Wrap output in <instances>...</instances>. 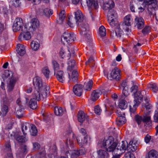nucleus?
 <instances>
[{"label":"nucleus","mask_w":158,"mask_h":158,"mask_svg":"<svg viewBox=\"0 0 158 158\" xmlns=\"http://www.w3.org/2000/svg\"><path fill=\"white\" fill-rule=\"evenodd\" d=\"M127 88H124L122 89V93L125 96H127L129 94V93L127 90Z\"/></svg>","instance_id":"774afa93"},{"label":"nucleus","mask_w":158,"mask_h":158,"mask_svg":"<svg viewBox=\"0 0 158 158\" xmlns=\"http://www.w3.org/2000/svg\"><path fill=\"white\" fill-rule=\"evenodd\" d=\"M114 6V3L113 0H109L105 2L102 6V8L104 10H110L112 9Z\"/></svg>","instance_id":"f3484780"},{"label":"nucleus","mask_w":158,"mask_h":158,"mask_svg":"<svg viewBox=\"0 0 158 158\" xmlns=\"http://www.w3.org/2000/svg\"><path fill=\"white\" fill-rule=\"evenodd\" d=\"M23 19L20 18H16L14 22L13 26V31L17 32L20 30L21 28H23Z\"/></svg>","instance_id":"1a4fd4ad"},{"label":"nucleus","mask_w":158,"mask_h":158,"mask_svg":"<svg viewBox=\"0 0 158 158\" xmlns=\"http://www.w3.org/2000/svg\"><path fill=\"white\" fill-rule=\"evenodd\" d=\"M125 158H135L134 155L130 153H125Z\"/></svg>","instance_id":"0e129e2a"},{"label":"nucleus","mask_w":158,"mask_h":158,"mask_svg":"<svg viewBox=\"0 0 158 158\" xmlns=\"http://www.w3.org/2000/svg\"><path fill=\"white\" fill-rule=\"evenodd\" d=\"M44 14L46 16L52 15L53 13V11L52 10L48 8H46L44 10Z\"/></svg>","instance_id":"603ef678"},{"label":"nucleus","mask_w":158,"mask_h":158,"mask_svg":"<svg viewBox=\"0 0 158 158\" xmlns=\"http://www.w3.org/2000/svg\"><path fill=\"white\" fill-rule=\"evenodd\" d=\"M78 121L81 123H82L87 117V114H85L82 111H79L77 116Z\"/></svg>","instance_id":"393cba45"},{"label":"nucleus","mask_w":158,"mask_h":158,"mask_svg":"<svg viewBox=\"0 0 158 158\" xmlns=\"http://www.w3.org/2000/svg\"><path fill=\"white\" fill-rule=\"evenodd\" d=\"M124 23L125 25L130 26L132 23V20L131 15L126 16L124 19Z\"/></svg>","instance_id":"c85d7f7f"},{"label":"nucleus","mask_w":158,"mask_h":158,"mask_svg":"<svg viewBox=\"0 0 158 158\" xmlns=\"http://www.w3.org/2000/svg\"><path fill=\"white\" fill-rule=\"evenodd\" d=\"M154 121L155 122H158V109L155 111V114L154 116Z\"/></svg>","instance_id":"e2e57ef3"},{"label":"nucleus","mask_w":158,"mask_h":158,"mask_svg":"<svg viewBox=\"0 0 158 158\" xmlns=\"http://www.w3.org/2000/svg\"><path fill=\"white\" fill-rule=\"evenodd\" d=\"M30 131L31 135L35 136L37 135V130L35 125H31V129L30 130Z\"/></svg>","instance_id":"a19ab883"},{"label":"nucleus","mask_w":158,"mask_h":158,"mask_svg":"<svg viewBox=\"0 0 158 158\" xmlns=\"http://www.w3.org/2000/svg\"><path fill=\"white\" fill-rule=\"evenodd\" d=\"M126 120L125 117H118L116 120V123L118 126H122L125 124Z\"/></svg>","instance_id":"cd10ccee"},{"label":"nucleus","mask_w":158,"mask_h":158,"mask_svg":"<svg viewBox=\"0 0 158 158\" xmlns=\"http://www.w3.org/2000/svg\"><path fill=\"white\" fill-rule=\"evenodd\" d=\"M102 93V91L99 89L94 90L91 94V99L94 101H96L98 98Z\"/></svg>","instance_id":"412c9836"},{"label":"nucleus","mask_w":158,"mask_h":158,"mask_svg":"<svg viewBox=\"0 0 158 158\" xmlns=\"http://www.w3.org/2000/svg\"><path fill=\"white\" fill-rule=\"evenodd\" d=\"M31 48L35 51L37 50L39 48L40 44L35 41H33L31 44Z\"/></svg>","instance_id":"ea45409f"},{"label":"nucleus","mask_w":158,"mask_h":158,"mask_svg":"<svg viewBox=\"0 0 158 158\" xmlns=\"http://www.w3.org/2000/svg\"><path fill=\"white\" fill-rule=\"evenodd\" d=\"M65 12L64 10H61L59 15V20H57V23L59 24L62 23L65 19Z\"/></svg>","instance_id":"c756f323"},{"label":"nucleus","mask_w":158,"mask_h":158,"mask_svg":"<svg viewBox=\"0 0 158 158\" xmlns=\"http://www.w3.org/2000/svg\"><path fill=\"white\" fill-rule=\"evenodd\" d=\"M120 71L118 68L117 67L114 68L110 74V76L109 77L110 79H115L117 81L119 80L120 76Z\"/></svg>","instance_id":"9d476101"},{"label":"nucleus","mask_w":158,"mask_h":158,"mask_svg":"<svg viewBox=\"0 0 158 158\" xmlns=\"http://www.w3.org/2000/svg\"><path fill=\"white\" fill-rule=\"evenodd\" d=\"M106 151L100 149L97 152L99 158H107L109 154Z\"/></svg>","instance_id":"bb28decb"},{"label":"nucleus","mask_w":158,"mask_h":158,"mask_svg":"<svg viewBox=\"0 0 158 158\" xmlns=\"http://www.w3.org/2000/svg\"><path fill=\"white\" fill-rule=\"evenodd\" d=\"M75 19L78 25L79 23H81L84 20V16L80 10H78L75 12Z\"/></svg>","instance_id":"dca6fc26"},{"label":"nucleus","mask_w":158,"mask_h":158,"mask_svg":"<svg viewBox=\"0 0 158 158\" xmlns=\"http://www.w3.org/2000/svg\"><path fill=\"white\" fill-rule=\"evenodd\" d=\"M33 148L35 150H38L40 148V144L37 142H35L33 143Z\"/></svg>","instance_id":"680f3d73"},{"label":"nucleus","mask_w":158,"mask_h":158,"mask_svg":"<svg viewBox=\"0 0 158 158\" xmlns=\"http://www.w3.org/2000/svg\"><path fill=\"white\" fill-rule=\"evenodd\" d=\"M75 37L74 34L71 32H65L61 38L62 42L64 44H72L74 40Z\"/></svg>","instance_id":"39448f33"},{"label":"nucleus","mask_w":158,"mask_h":158,"mask_svg":"<svg viewBox=\"0 0 158 158\" xmlns=\"http://www.w3.org/2000/svg\"><path fill=\"white\" fill-rule=\"evenodd\" d=\"M138 143V141L135 139L131 141L128 144L127 150L130 152H133L137 149Z\"/></svg>","instance_id":"9b49d317"},{"label":"nucleus","mask_w":158,"mask_h":158,"mask_svg":"<svg viewBox=\"0 0 158 158\" xmlns=\"http://www.w3.org/2000/svg\"><path fill=\"white\" fill-rule=\"evenodd\" d=\"M68 148L64 150V151L65 152V155L66 156H60L57 155L56 151H55L53 154H50L48 155L49 158H69V156H70V158H73L75 157H78L81 153L80 151L78 150H67Z\"/></svg>","instance_id":"20e7f679"},{"label":"nucleus","mask_w":158,"mask_h":158,"mask_svg":"<svg viewBox=\"0 0 158 158\" xmlns=\"http://www.w3.org/2000/svg\"><path fill=\"white\" fill-rule=\"evenodd\" d=\"M99 32L101 36H104L106 35V30L103 26H102L100 27L99 29Z\"/></svg>","instance_id":"49530a36"},{"label":"nucleus","mask_w":158,"mask_h":158,"mask_svg":"<svg viewBox=\"0 0 158 158\" xmlns=\"http://www.w3.org/2000/svg\"><path fill=\"white\" fill-rule=\"evenodd\" d=\"M52 64L53 69L55 71L54 74H55L56 71H57L59 69V65L58 63L56 61L54 60H52Z\"/></svg>","instance_id":"a18cd8bd"},{"label":"nucleus","mask_w":158,"mask_h":158,"mask_svg":"<svg viewBox=\"0 0 158 158\" xmlns=\"http://www.w3.org/2000/svg\"><path fill=\"white\" fill-rule=\"evenodd\" d=\"M16 81L14 78L10 79L8 84V91H11L13 89Z\"/></svg>","instance_id":"2f4dec72"},{"label":"nucleus","mask_w":158,"mask_h":158,"mask_svg":"<svg viewBox=\"0 0 158 158\" xmlns=\"http://www.w3.org/2000/svg\"><path fill=\"white\" fill-rule=\"evenodd\" d=\"M122 144L120 146L117 148V152L116 153V154L117 155H120L122 153H124L125 151L127 149V150L128 144L126 141H122Z\"/></svg>","instance_id":"ddd939ff"},{"label":"nucleus","mask_w":158,"mask_h":158,"mask_svg":"<svg viewBox=\"0 0 158 158\" xmlns=\"http://www.w3.org/2000/svg\"><path fill=\"white\" fill-rule=\"evenodd\" d=\"M136 103L133 105L132 107L131 105H130V110L131 112V116H132V114H134L135 112L137 107L138 106V104L140 103V102L139 101V102L138 103H136V102H135Z\"/></svg>","instance_id":"4c0bfd02"},{"label":"nucleus","mask_w":158,"mask_h":158,"mask_svg":"<svg viewBox=\"0 0 158 158\" xmlns=\"http://www.w3.org/2000/svg\"><path fill=\"white\" fill-rule=\"evenodd\" d=\"M117 13L113 9H110L108 13V19H116Z\"/></svg>","instance_id":"7c9ffc66"},{"label":"nucleus","mask_w":158,"mask_h":158,"mask_svg":"<svg viewBox=\"0 0 158 158\" xmlns=\"http://www.w3.org/2000/svg\"><path fill=\"white\" fill-rule=\"evenodd\" d=\"M79 30L81 35L85 36L89 40L90 39V32L89 31L88 24L87 23L80 24Z\"/></svg>","instance_id":"423d86ee"},{"label":"nucleus","mask_w":158,"mask_h":158,"mask_svg":"<svg viewBox=\"0 0 158 158\" xmlns=\"http://www.w3.org/2000/svg\"><path fill=\"white\" fill-rule=\"evenodd\" d=\"M42 72L46 78H49L50 71L48 67H44L42 69Z\"/></svg>","instance_id":"79ce46f5"},{"label":"nucleus","mask_w":158,"mask_h":158,"mask_svg":"<svg viewBox=\"0 0 158 158\" xmlns=\"http://www.w3.org/2000/svg\"><path fill=\"white\" fill-rule=\"evenodd\" d=\"M116 114L118 117H125V113L123 111L122 109L118 108L117 110Z\"/></svg>","instance_id":"5fc2aeb1"},{"label":"nucleus","mask_w":158,"mask_h":158,"mask_svg":"<svg viewBox=\"0 0 158 158\" xmlns=\"http://www.w3.org/2000/svg\"><path fill=\"white\" fill-rule=\"evenodd\" d=\"M30 125L28 123H26L23 124L22 127V130L23 134L26 136L27 133L28 132V128L29 127Z\"/></svg>","instance_id":"c9c22d12"},{"label":"nucleus","mask_w":158,"mask_h":158,"mask_svg":"<svg viewBox=\"0 0 158 158\" xmlns=\"http://www.w3.org/2000/svg\"><path fill=\"white\" fill-rule=\"evenodd\" d=\"M108 22L111 27H114L117 23L116 19H108Z\"/></svg>","instance_id":"864d4df0"},{"label":"nucleus","mask_w":158,"mask_h":158,"mask_svg":"<svg viewBox=\"0 0 158 158\" xmlns=\"http://www.w3.org/2000/svg\"><path fill=\"white\" fill-rule=\"evenodd\" d=\"M5 147L6 150L8 152L7 154V158H13L12 154L11 152V145L9 141L6 142Z\"/></svg>","instance_id":"a878e982"},{"label":"nucleus","mask_w":158,"mask_h":158,"mask_svg":"<svg viewBox=\"0 0 158 158\" xmlns=\"http://www.w3.org/2000/svg\"><path fill=\"white\" fill-rule=\"evenodd\" d=\"M139 2H143L142 5L147 8L148 13L150 16L155 14V10L158 8L157 0H137Z\"/></svg>","instance_id":"f03ea898"},{"label":"nucleus","mask_w":158,"mask_h":158,"mask_svg":"<svg viewBox=\"0 0 158 158\" xmlns=\"http://www.w3.org/2000/svg\"><path fill=\"white\" fill-rule=\"evenodd\" d=\"M102 111V110L100 107L98 106H97L94 107V112L95 113L97 114H100Z\"/></svg>","instance_id":"13d9d810"},{"label":"nucleus","mask_w":158,"mask_h":158,"mask_svg":"<svg viewBox=\"0 0 158 158\" xmlns=\"http://www.w3.org/2000/svg\"><path fill=\"white\" fill-rule=\"evenodd\" d=\"M15 138L17 141L19 142H25L27 140L25 136H19L15 137Z\"/></svg>","instance_id":"de8ad7c7"},{"label":"nucleus","mask_w":158,"mask_h":158,"mask_svg":"<svg viewBox=\"0 0 158 158\" xmlns=\"http://www.w3.org/2000/svg\"><path fill=\"white\" fill-rule=\"evenodd\" d=\"M86 64H89L90 67L91 66L93 67L94 64V60L93 58L92 57H90L88 61L86 62Z\"/></svg>","instance_id":"3c124183"},{"label":"nucleus","mask_w":158,"mask_h":158,"mask_svg":"<svg viewBox=\"0 0 158 158\" xmlns=\"http://www.w3.org/2000/svg\"><path fill=\"white\" fill-rule=\"evenodd\" d=\"M93 84V82L91 80L85 83L84 86L85 89L87 91L90 90L92 88Z\"/></svg>","instance_id":"473e14b6"},{"label":"nucleus","mask_w":158,"mask_h":158,"mask_svg":"<svg viewBox=\"0 0 158 158\" xmlns=\"http://www.w3.org/2000/svg\"><path fill=\"white\" fill-rule=\"evenodd\" d=\"M41 113L43 117V119L44 120H48L49 117L48 116L47 114L46 113H45L44 111L43 110L41 111Z\"/></svg>","instance_id":"052dcab7"},{"label":"nucleus","mask_w":158,"mask_h":158,"mask_svg":"<svg viewBox=\"0 0 158 158\" xmlns=\"http://www.w3.org/2000/svg\"><path fill=\"white\" fill-rule=\"evenodd\" d=\"M54 112L56 115L58 116H61L63 114L64 111L60 107H55L54 108Z\"/></svg>","instance_id":"f704fd0d"},{"label":"nucleus","mask_w":158,"mask_h":158,"mask_svg":"<svg viewBox=\"0 0 158 158\" xmlns=\"http://www.w3.org/2000/svg\"><path fill=\"white\" fill-rule=\"evenodd\" d=\"M28 147L25 145H22L20 148V152H18V155H20L21 154L22 155L24 153H26L28 151Z\"/></svg>","instance_id":"e433bc0d"},{"label":"nucleus","mask_w":158,"mask_h":158,"mask_svg":"<svg viewBox=\"0 0 158 158\" xmlns=\"http://www.w3.org/2000/svg\"><path fill=\"white\" fill-rule=\"evenodd\" d=\"M103 147L106 149V151L109 152H114L115 153L117 152V143L114 141V139L112 136H109L108 138H105L102 142Z\"/></svg>","instance_id":"7ed1b4c3"},{"label":"nucleus","mask_w":158,"mask_h":158,"mask_svg":"<svg viewBox=\"0 0 158 158\" xmlns=\"http://www.w3.org/2000/svg\"><path fill=\"white\" fill-rule=\"evenodd\" d=\"M33 83L36 91L33 94L34 98L30 99L29 105L31 108L34 110L36 109L37 107L36 100L39 101L47 97L48 94L49 93V87L45 84H44L41 79L38 77L34 78Z\"/></svg>","instance_id":"f257e3e1"},{"label":"nucleus","mask_w":158,"mask_h":158,"mask_svg":"<svg viewBox=\"0 0 158 158\" xmlns=\"http://www.w3.org/2000/svg\"><path fill=\"white\" fill-rule=\"evenodd\" d=\"M151 119L150 116H145L143 118V122H149Z\"/></svg>","instance_id":"69168bd1"},{"label":"nucleus","mask_w":158,"mask_h":158,"mask_svg":"<svg viewBox=\"0 0 158 158\" xmlns=\"http://www.w3.org/2000/svg\"><path fill=\"white\" fill-rule=\"evenodd\" d=\"M22 32L19 36V39L20 40H27L31 38V35L30 33L27 31V28L26 26H24V27L22 29Z\"/></svg>","instance_id":"6e6552de"},{"label":"nucleus","mask_w":158,"mask_h":158,"mask_svg":"<svg viewBox=\"0 0 158 158\" xmlns=\"http://www.w3.org/2000/svg\"><path fill=\"white\" fill-rule=\"evenodd\" d=\"M69 78L70 81H72L73 82H77L78 80V73L77 71L74 69L73 71L72 74L71 79H70V76L68 73Z\"/></svg>","instance_id":"b1692460"},{"label":"nucleus","mask_w":158,"mask_h":158,"mask_svg":"<svg viewBox=\"0 0 158 158\" xmlns=\"http://www.w3.org/2000/svg\"><path fill=\"white\" fill-rule=\"evenodd\" d=\"M138 87L137 85H133L130 88V91L134 95V101L136 103L139 102V100L141 101L143 98V96L140 91L137 92Z\"/></svg>","instance_id":"0eeeda50"},{"label":"nucleus","mask_w":158,"mask_h":158,"mask_svg":"<svg viewBox=\"0 0 158 158\" xmlns=\"http://www.w3.org/2000/svg\"><path fill=\"white\" fill-rule=\"evenodd\" d=\"M127 83L126 81H123L121 84V85L119 87L120 89H122L124 88H127Z\"/></svg>","instance_id":"bf43d9fd"},{"label":"nucleus","mask_w":158,"mask_h":158,"mask_svg":"<svg viewBox=\"0 0 158 158\" xmlns=\"http://www.w3.org/2000/svg\"><path fill=\"white\" fill-rule=\"evenodd\" d=\"M31 26L29 27V30L33 32L36 30L39 27V22L37 19L33 18L30 21Z\"/></svg>","instance_id":"f8f14e48"},{"label":"nucleus","mask_w":158,"mask_h":158,"mask_svg":"<svg viewBox=\"0 0 158 158\" xmlns=\"http://www.w3.org/2000/svg\"><path fill=\"white\" fill-rule=\"evenodd\" d=\"M8 112V107L6 105L3 104L2 106L1 110L0 111V113L4 116Z\"/></svg>","instance_id":"58836bf2"},{"label":"nucleus","mask_w":158,"mask_h":158,"mask_svg":"<svg viewBox=\"0 0 158 158\" xmlns=\"http://www.w3.org/2000/svg\"><path fill=\"white\" fill-rule=\"evenodd\" d=\"M135 26L138 29H141L143 27L144 22L142 17H136L135 19Z\"/></svg>","instance_id":"2eb2a0df"},{"label":"nucleus","mask_w":158,"mask_h":158,"mask_svg":"<svg viewBox=\"0 0 158 158\" xmlns=\"http://www.w3.org/2000/svg\"><path fill=\"white\" fill-rule=\"evenodd\" d=\"M83 86L81 84L75 85L73 87V92L74 94L78 96H80L83 91Z\"/></svg>","instance_id":"4468645a"},{"label":"nucleus","mask_w":158,"mask_h":158,"mask_svg":"<svg viewBox=\"0 0 158 158\" xmlns=\"http://www.w3.org/2000/svg\"><path fill=\"white\" fill-rule=\"evenodd\" d=\"M158 154L156 151L154 150L150 151L148 154V158H157Z\"/></svg>","instance_id":"72a5a7b5"},{"label":"nucleus","mask_w":158,"mask_h":158,"mask_svg":"<svg viewBox=\"0 0 158 158\" xmlns=\"http://www.w3.org/2000/svg\"><path fill=\"white\" fill-rule=\"evenodd\" d=\"M68 69L70 71H71L74 68H76L75 62L74 60L69 61L68 63Z\"/></svg>","instance_id":"c03bdc74"},{"label":"nucleus","mask_w":158,"mask_h":158,"mask_svg":"<svg viewBox=\"0 0 158 158\" xmlns=\"http://www.w3.org/2000/svg\"><path fill=\"white\" fill-rule=\"evenodd\" d=\"M87 6L89 7H94L96 9L98 8V4L97 0H86Z\"/></svg>","instance_id":"5701e85b"},{"label":"nucleus","mask_w":158,"mask_h":158,"mask_svg":"<svg viewBox=\"0 0 158 158\" xmlns=\"http://www.w3.org/2000/svg\"><path fill=\"white\" fill-rule=\"evenodd\" d=\"M78 144L81 147L83 146L87 141V137L86 136H78L77 137Z\"/></svg>","instance_id":"aec40b11"},{"label":"nucleus","mask_w":158,"mask_h":158,"mask_svg":"<svg viewBox=\"0 0 158 158\" xmlns=\"http://www.w3.org/2000/svg\"><path fill=\"white\" fill-rule=\"evenodd\" d=\"M69 145L71 147H73V142L72 139H67V145Z\"/></svg>","instance_id":"338daca9"},{"label":"nucleus","mask_w":158,"mask_h":158,"mask_svg":"<svg viewBox=\"0 0 158 158\" xmlns=\"http://www.w3.org/2000/svg\"><path fill=\"white\" fill-rule=\"evenodd\" d=\"M150 31V27L149 26H146L142 30V33L145 35L149 33Z\"/></svg>","instance_id":"6e6d98bb"},{"label":"nucleus","mask_w":158,"mask_h":158,"mask_svg":"<svg viewBox=\"0 0 158 158\" xmlns=\"http://www.w3.org/2000/svg\"><path fill=\"white\" fill-rule=\"evenodd\" d=\"M148 87L151 89L154 92L156 93L157 91L158 88L157 87L156 84H149L148 85Z\"/></svg>","instance_id":"09e8293b"},{"label":"nucleus","mask_w":158,"mask_h":158,"mask_svg":"<svg viewBox=\"0 0 158 158\" xmlns=\"http://www.w3.org/2000/svg\"><path fill=\"white\" fill-rule=\"evenodd\" d=\"M127 106V102L124 100H121L119 102V109H125Z\"/></svg>","instance_id":"37998d69"},{"label":"nucleus","mask_w":158,"mask_h":158,"mask_svg":"<svg viewBox=\"0 0 158 158\" xmlns=\"http://www.w3.org/2000/svg\"><path fill=\"white\" fill-rule=\"evenodd\" d=\"M12 4L15 7H18L20 6L21 2L19 0H13Z\"/></svg>","instance_id":"4d7b16f0"},{"label":"nucleus","mask_w":158,"mask_h":158,"mask_svg":"<svg viewBox=\"0 0 158 158\" xmlns=\"http://www.w3.org/2000/svg\"><path fill=\"white\" fill-rule=\"evenodd\" d=\"M16 51L18 56H23L26 53L25 48L24 45L20 44H18L17 45Z\"/></svg>","instance_id":"6ab92c4d"},{"label":"nucleus","mask_w":158,"mask_h":158,"mask_svg":"<svg viewBox=\"0 0 158 158\" xmlns=\"http://www.w3.org/2000/svg\"><path fill=\"white\" fill-rule=\"evenodd\" d=\"M122 34V31L119 28L115 29L114 31H112L110 32V36L112 38L117 37L120 38Z\"/></svg>","instance_id":"a211bd4d"},{"label":"nucleus","mask_w":158,"mask_h":158,"mask_svg":"<svg viewBox=\"0 0 158 158\" xmlns=\"http://www.w3.org/2000/svg\"><path fill=\"white\" fill-rule=\"evenodd\" d=\"M56 77L57 80L60 82L63 83L64 81L65 78L64 73L62 71H58L55 73Z\"/></svg>","instance_id":"4be33fe9"},{"label":"nucleus","mask_w":158,"mask_h":158,"mask_svg":"<svg viewBox=\"0 0 158 158\" xmlns=\"http://www.w3.org/2000/svg\"><path fill=\"white\" fill-rule=\"evenodd\" d=\"M135 121L137 123L138 125L140 124L142 121H143V117L141 116L138 114L135 116Z\"/></svg>","instance_id":"8fccbe9b"}]
</instances>
